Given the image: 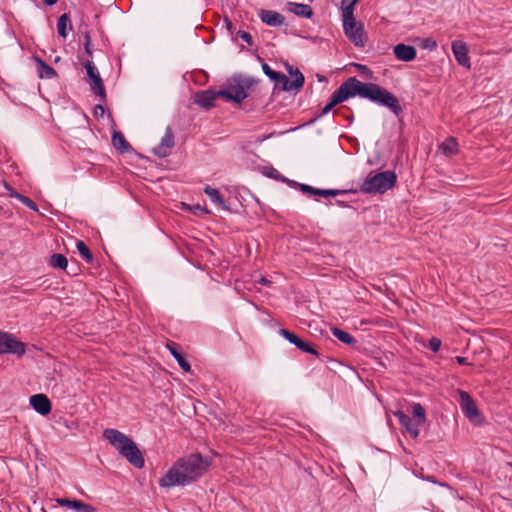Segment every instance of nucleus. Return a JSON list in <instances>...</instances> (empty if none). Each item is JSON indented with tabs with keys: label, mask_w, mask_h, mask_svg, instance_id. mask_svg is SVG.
I'll return each mask as SVG.
<instances>
[{
	"label": "nucleus",
	"mask_w": 512,
	"mask_h": 512,
	"mask_svg": "<svg viewBox=\"0 0 512 512\" xmlns=\"http://www.w3.org/2000/svg\"><path fill=\"white\" fill-rule=\"evenodd\" d=\"M73 28L70 16L67 13L62 14L57 20V31L60 37L66 39L68 32Z\"/></svg>",
	"instance_id": "22"
},
{
	"label": "nucleus",
	"mask_w": 512,
	"mask_h": 512,
	"mask_svg": "<svg viewBox=\"0 0 512 512\" xmlns=\"http://www.w3.org/2000/svg\"><path fill=\"white\" fill-rule=\"evenodd\" d=\"M56 502L62 507L74 509L77 506L76 503H78V500L77 499L71 500V499H67V498H58V499H56Z\"/></svg>",
	"instance_id": "35"
},
{
	"label": "nucleus",
	"mask_w": 512,
	"mask_h": 512,
	"mask_svg": "<svg viewBox=\"0 0 512 512\" xmlns=\"http://www.w3.org/2000/svg\"><path fill=\"white\" fill-rule=\"evenodd\" d=\"M346 193V191L344 190H336V189H319V191L317 192V196H322V197H335V196H338L340 194H344Z\"/></svg>",
	"instance_id": "34"
},
{
	"label": "nucleus",
	"mask_w": 512,
	"mask_h": 512,
	"mask_svg": "<svg viewBox=\"0 0 512 512\" xmlns=\"http://www.w3.org/2000/svg\"><path fill=\"white\" fill-rule=\"evenodd\" d=\"M112 144L115 149L121 153H129L133 150L132 146L126 141L124 135L120 131H114L112 135Z\"/></svg>",
	"instance_id": "21"
},
{
	"label": "nucleus",
	"mask_w": 512,
	"mask_h": 512,
	"mask_svg": "<svg viewBox=\"0 0 512 512\" xmlns=\"http://www.w3.org/2000/svg\"><path fill=\"white\" fill-rule=\"evenodd\" d=\"M288 9L290 12L294 13L297 16H301L304 18H311L313 16L312 8L307 4H299V3H288Z\"/></svg>",
	"instance_id": "23"
},
{
	"label": "nucleus",
	"mask_w": 512,
	"mask_h": 512,
	"mask_svg": "<svg viewBox=\"0 0 512 512\" xmlns=\"http://www.w3.org/2000/svg\"><path fill=\"white\" fill-rule=\"evenodd\" d=\"M84 49L88 57H93V51L91 48V43H84Z\"/></svg>",
	"instance_id": "42"
},
{
	"label": "nucleus",
	"mask_w": 512,
	"mask_h": 512,
	"mask_svg": "<svg viewBox=\"0 0 512 512\" xmlns=\"http://www.w3.org/2000/svg\"><path fill=\"white\" fill-rule=\"evenodd\" d=\"M340 101H338L337 97L332 93L329 102L326 104V106L322 109L321 113L316 116L315 119L320 118L326 114H328L336 105H338Z\"/></svg>",
	"instance_id": "31"
},
{
	"label": "nucleus",
	"mask_w": 512,
	"mask_h": 512,
	"mask_svg": "<svg viewBox=\"0 0 512 512\" xmlns=\"http://www.w3.org/2000/svg\"><path fill=\"white\" fill-rule=\"evenodd\" d=\"M25 344L15 335L0 330V355L12 354L21 357L25 354Z\"/></svg>",
	"instance_id": "10"
},
{
	"label": "nucleus",
	"mask_w": 512,
	"mask_h": 512,
	"mask_svg": "<svg viewBox=\"0 0 512 512\" xmlns=\"http://www.w3.org/2000/svg\"><path fill=\"white\" fill-rule=\"evenodd\" d=\"M10 196L19 200L22 204H24L31 210L36 211V212L38 211V207H37L36 203L29 197L22 195L15 190H11Z\"/></svg>",
	"instance_id": "27"
},
{
	"label": "nucleus",
	"mask_w": 512,
	"mask_h": 512,
	"mask_svg": "<svg viewBox=\"0 0 512 512\" xmlns=\"http://www.w3.org/2000/svg\"><path fill=\"white\" fill-rule=\"evenodd\" d=\"M87 73V83L92 93L100 98L101 102L106 101V92L103 80L98 72L97 67L91 60H87L83 64Z\"/></svg>",
	"instance_id": "9"
},
{
	"label": "nucleus",
	"mask_w": 512,
	"mask_h": 512,
	"mask_svg": "<svg viewBox=\"0 0 512 512\" xmlns=\"http://www.w3.org/2000/svg\"><path fill=\"white\" fill-rule=\"evenodd\" d=\"M257 80L253 77L238 75L227 80L226 88L219 90L221 97L228 101L240 104L248 97V91L256 84Z\"/></svg>",
	"instance_id": "4"
},
{
	"label": "nucleus",
	"mask_w": 512,
	"mask_h": 512,
	"mask_svg": "<svg viewBox=\"0 0 512 512\" xmlns=\"http://www.w3.org/2000/svg\"><path fill=\"white\" fill-rule=\"evenodd\" d=\"M258 15L263 23L273 27L281 26L285 21V18L282 14L273 10L262 9Z\"/></svg>",
	"instance_id": "15"
},
{
	"label": "nucleus",
	"mask_w": 512,
	"mask_h": 512,
	"mask_svg": "<svg viewBox=\"0 0 512 512\" xmlns=\"http://www.w3.org/2000/svg\"><path fill=\"white\" fill-rule=\"evenodd\" d=\"M262 70H263L264 74L270 80H274V78L276 77V75L278 73L277 71H274L273 69H271V67L265 62L262 63Z\"/></svg>",
	"instance_id": "37"
},
{
	"label": "nucleus",
	"mask_w": 512,
	"mask_h": 512,
	"mask_svg": "<svg viewBox=\"0 0 512 512\" xmlns=\"http://www.w3.org/2000/svg\"><path fill=\"white\" fill-rule=\"evenodd\" d=\"M333 94L340 103L349 98L359 96L389 108L396 116L400 115L403 111L398 98L394 94L380 87L378 84L364 83L356 77H350L345 80Z\"/></svg>",
	"instance_id": "1"
},
{
	"label": "nucleus",
	"mask_w": 512,
	"mask_h": 512,
	"mask_svg": "<svg viewBox=\"0 0 512 512\" xmlns=\"http://www.w3.org/2000/svg\"><path fill=\"white\" fill-rule=\"evenodd\" d=\"M397 176L394 171H371L360 186V190L367 194L385 193L396 184Z\"/></svg>",
	"instance_id": "5"
},
{
	"label": "nucleus",
	"mask_w": 512,
	"mask_h": 512,
	"mask_svg": "<svg viewBox=\"0 0 512 512\" xmlns=\"http://www.w3.org/2000/svg\"><path fill=\"white\" fill-rule=\"evenodd\" d=\"M260 283L267 285L269 281L266 278H261Z\"/></svg>",
	"instance_id": "49"
},
{
	"label": "nucleus",
	"mask_w": 512,
	"mask_h": 512,
	"mask_svg": "<svg viewBox=\"0 0 512 512\" xmlns=\"http://www.w3.org/2000/svg\"><path fill=\"white\" fill-rule=\"evenodd\" d=\"M212 459L200 453L179 458L167 473L159 479V486L170 488L186 486L200 479L209 469Z\"/></svg>",
	"instance_id": "2"
},
{
	"label": "nucleus",
	"mask_w": 512,
	"mask_h": 512,
	"mask_svg": "<svg viewBox=\"0 0 512 512\" xmlns=\"http://www.w3.org/2000/svg\"><path fill=\"white\" fill-rule=\"evenodd\" d=\"M428 347L433 351V352H438L440 347H441V340L439 338H436V337H432L430 340H429V344H428Z\"/></svg>",
	"instance_id": "39"
},
{
	"label": "nucleus",
	"mask_w": 512,
	"mask_h": 512,
	"mask_svg": "<svg viewBox=\"0 0 512 512\" xmlns=\"http://www.w3.org/2000/svg\"><path fill=\"white\" fill-rule=\"evenodd\" d=\"M289 185L292 187H298L300 191L306 194L317 195V192L319 191V188L312 187L308 184L297 183L293 180H290Z\"/></svg>",
	"instance_id": "30"
},
{
	"label": "nucleus",
	"mask_w": 512,
	"mask_h": 512,
	"mask_svg": "<svg viewBox=\"0 0 512 512\" xmlns=\"http://www.w3.org/2000/svg\"><path fill=\"white\" fill-rule=\"evenodd\" d=\"M416 54H417V52H416L415 47H413L411 45H406V44L400 43L394 47V55L396 56L397 59L404 61V62H409V61L414 60L416 57Z\"/></svg>",
	"instance_id": "16"
},
{
	"label": "nucleus",
	"mask_w": 512,
	"mask_h": 512,
	"mask_svg": "<svg viewBox=\"0 0 512 512\" xmlns=\"http://www.w3.org/2000/svg\"><path fill=\"white\" fill-rule=\"evenodd\" d=\"M49 264L53 268L64 270L67 268L68 261L63 254L56 253L51 255Z\"/></svg>",
	"instance_id": "26"
},
{
	"label": "nucleus",
	"mask_w": 512,
	"mask_h": 512,
	"mask_svg": "<svg viewBox=\"0 0 512 512\" xmlns=\"http://www.w3.org/2000/svg\"><path fill=\"white\" fill-rule=\"evenodd\" d=\"M439 150L446 156H452L458 153V143L455 138L449 137L440 146Z\"/></svg>",
	"instance_id": "24"
},
{
	"label": "nucleus",
	"mask_w": 512,
	"mask_h": 512,
	"mask_svg": "<svg viewBox=\"0 0 512 512\" xmlns=\"http://www.w3.org/2000/svg\"><path fill=\"white\" fill-rule=\"evenodd\" d=\"M84 43H91V40H90V35L88 32L85 33V36H84Z\"/></svg>",
	"instance_id": "46"
},
{
	"label": "nucleus",
	"mask_w": 512,
	"mask_h": 512,
	"mask_svg": "<svg viewBox=\"0 0 512 512\" xmlns=\"http://www.w3.org/2000/svg\"><path fill=\"white\" fill-rule=\"evenodd\" d=\"M76 508H74V510H76L77 512H95V508L89 504H86L84 502H82L81 500H78V503H76Z\"/></svg>",
	"instance_id": "36"
},
{
	"label": "nucleus",
	"mask_w": 512,
	"mask_h": 512,
	"mask_svg": "<svg viewBox=\"0 0 512 512\" xmlns=\"http://www.w3.org/2000/svg\"><path fill=\"white\" fill-rule=\"evenodd\" d=\"M288 73L293 76L294 79L290 81L284 73L278 72L274 80H272L275 83V87H280L283 91H299L305 82L304 75L299 69H294L292 66L288 67Z\"/></svg>",
	"instance_id": "8"
},
{
	"label": "nucleus",
	"mask_w": 512,
	"mask_h": 512,
	"mask_svg": "<svg viewBox=\"0 0 512 512\" xmlns=\"http://www.w3.org/2000/svg\"><path fill=\"white\" fill-rule=\"evenodd\" d=\"M299 350L305 352V353H309V354H313L315 355L316 357L320 358V354L318 353V351L314 348V346L309 343V342H305L303 341L301 338L299 339V341L296 343L295 345Z\"/></svg>",
	"instance_id": "29"
},
{
	"label": "nucleus",
	"mask_w": 512,
	"mask_h": 512,
	"mask_svg": "<svg viewBox=\"0 0 512 512\" xmlns=\"http://www.w3.org/2000/svg\"><path fill=\"white\" fill-rule=\"evenodd\" d=\"M331 331L334 337L347 345H354L356 343V339L346 331H343L337 327H332Z\"/></svg>",
	"instance_id": "25"
},
{
	"label": "nucleus",
	"mask_w": 512,
	"mask_h": 512,
	"mask_svg": "<svg viewBox=\"0 0 512 512\" xmlns=\"http://www.w3.org/2000/svg\"><path fill=\"white\" fill-rule=\"evenodd\" d=\"M267 177L269 178H272V179H275V180H279L281 182H285V183H290V180L287 179L286 177H284L283 175H281L279 173V171L273 167H270L267 169V171L264 173Z\"/></svg>",
	"instance_id": "32"
},
{
	"label": "nucleus",
	"mask_w": 512,
	"mask_h": 512,
	"mask_svg": "<svg viewBox=\"0 0 512 512\" xmlns=\"http://www.w3.org/2000/svg\"><path fill=\"white\" fill-rule=\"evenodd\" d=\"M356 66L361 71H368V68L365 65L357 64Z\"/></svg>",
	"instance_id": "47"
},
{
	"label": "nucleus",
	"mask_w": 512,
	"mask_h": 512,
	"mask_svg": "<svg viewBox=\"0 0 512 512\" xmlns=\"http://www.w3.org/2000/svg\"><path fill=\"white\" fill-rule=\"evenodd\" d=\"M94 111L96 115L102 116L104 114V107L102 106V104H98L95 106Z\"/></svg>",
	"instance_id": "44"
},
{
	"label": "nucleus",
	"mask_w": 512,
	"mask_h": 512,
	"mask_svg": "<svg viewBox=\"0 0 512 512\" xmlns=\"http://www.w3.org/2000/svg\"><path fill=\"white\" fill-rule=\"evenodd\" d=\"M224 23H225V26H226L227 30L232 33V29H233L232 21L228 17H225L224 18Z\"/></svg>",
	"instance_id": "43"
},
{
	"label": "nucleus",
	"mask_w": 512,
	"mask_h": 512,
	"mask_svg": "<svg viewBox=\"0 0 512 512\" xmlns=\"http://www.w3.org/2000/svg\"><path fill=\"white\" fill-rule=\"evenodd\" d=\"M422 47L423 48H428L430 50H433L437 47V43L435 40H432L430 38H426L423 40V43H422Z\"/></svg>",
	"instance_id": "40"
},
{
	"label": "nucleus",
	"mask_w": 512,
	"mask_h": 512,
	"mask_svg": "<svg viewBox=\"0 0 512 512\" xmlns=\"http://www.w3.org/2000/svg\"><path fill=\"white\" fill-rule=\"evenodd\" d=\"M336 203L341 206V207H346L347 205L345 204V202L341 201V200H337Z\"/></svg>",
	"instance_id": "48"
},
{
	"label": "nucleus",
	"mask_w": 512,
	"mask_h": 512,
	"mask_svg": "<svg viewBox=\"0 0 512 512\" xmlns=\"http://www.w3.org/2000/svg\"><path fill=\"white\" fill-rule=\"evenodd\" d=\"M413 418L405 414L403 411L398 410L394 412L399 423L406 429L412 438L416 439L419 436V426L426 421V413L420 403H414L412 408Z\"/></svg>",
	"instance_id": "7"
},
{
	"label": "nucleus",
	"mask_w": 512,
	"mask_h": 512,
	"mask_svg": "<svg viewBox=\"0 0 512 512\" xmlns=\"http://www.w3.org/2000/svg\"><path fill=\"white\" fill-rule=\"evenodd\" d=\"M218 97H221L219 91L205 90L196 94L195 102L199 106L209 109L214 106V102Z\"/></svg>",
	"instance_id": "17"
},
{
	"label": "nucleus",
	"mask_w": 512,
	"mask_h": 512,
	"mask_svg": "<svg viewBox=\"0 0 512 512\" xmlns=\"http://www.w3.org/2000/svg\"><path fill=\"white\" fill-rule=\"evenodd\" d=\"M451 48L458 64L463 67L470 68L471 64L466 43L460 40H455L452 42Z\"/></svg>",
	"instance_id": "13"
},
{
	"label": "nucleus",
	"mask_w": 512,
	"mask_h": 512,
	"mask_svg": "<svg viewBox=\"0 0 512 512\" xmlns=\"http://www.w3.org/2000/svg\"><path fill=\"white\" fill-rule=\"evenodd\" d=\"M103 436L130 464L138 469L144 467L145 460L143 454L131 438L113 428L105 429Z\"/></svg>",
	"instance_id": "3"
},
{
	"label": "nucleus",
	"mask_w": 512,
	"mask_h": 512,
	"mask_svg": "<svg viewBox=\"0 0 512 512\" xmlns=\"http://www.w3.org/2000/svg\"><path fill=\"white\" fill-rule=\"evenodd\" d=\"M455 360L460 365H470V363L468 362V359L466 357L457 356V357H455Z\"/></svg>",
	"instance_id": "41"
},
{
	"label": "nucleus",
	"mask_w": 512,
	"mask_h": 512,
	"mask_svg": "<svg viewBox=\"0 0 512 512\" xmlns=\"http://www.w3.org/2000/svg\"><path fill=\"white\" fill-rule=\"evenodd\" d=\"M204 193L209 197L211 202H213L215 205H217L218 207H220L223 210L230 211V207L228 205H226V202L224 201L222 195L220 194V192L217 189L212 188L211 186L207 185L204 188Z\"/></svg>",
	"instance_id": "19"
},
{
	"label": "nucleus",
	"mask_w": 512,
	"mask_h": 512,
	"mask_svg": "<svg viewBox=\"0 0 512 512\" xmlns=\"http://www.w3.org/2000/svg\"><path fill=\"white\" fill-rule=\"evenodd\" d=\"M237 35L243 40L245 41L248 45H253V38H252V35L247 32V31H244V30H239L237 32Z\"/></svg>",
	"instance_id": "38"
},
{
	"label": "nucleus",
	"mask_w": 512,
	"mask_h": 512,
	"mask_svg": "<svg viewBox=\"0 0 512 512\" xmlns=\"http://www.w3.org/2000/svg\"><path fill=\"white\" fill-rule=\"evenodd\" d=\"M167 348L169 349L171 355L175 358L178 365L185 371L190 372L191 371V365L188 361L183 357L182 353L178 350L177 344L175 342H169L167 343Z\"/></svg>",
	"instance_id": "20"
},
{
	"label": "nucleus",
	"mask_w": 512,
	"mask_h": 512,
	"mask_svg": "<svg viewBox=\"0 0 512 512\" xmlns=\"http://www.w3.org/2000/svg\"><path fill=\"white\" fill-rule=\"evenodd\" d=\"M358 0H353L343 9V29L347 38L355 45L362 47L366 42L363 24L356 22L354 7Z\"/></svg>",
	"instance_id": "6"
},
{
	"label": "nucleus",
	"mask_w": 512,
	"mask_h": 512,
	"mask_svg": "<svg viewBox=\"0 0 512 512\" xmlns=\"http://www.w3.org/2000/svg\"><path fill=\"white\" fill-rule=\"evenodd\" d=\"M37 64L38 77L41 79H52L57 76V72L53 67L46 64L41 58L35 57Z\"/></svg>",
	"instance_id": "18"
},
{
	"label": "nucleus",
	"mask_w": 512,
	"mask_h": 512,
	"mask_svg": "<svg viewBox=\"0 0 512 512\" xmlns=\"http://www.w3.org/2000/svg\"><path fill=\"white\" fill-rule=\"evenodd\" d=\"M174 145L175 142L173 132L170 127H167L160 144L153 149V154L159 158H165L170 154V151Z\"/></svg>",
	"instance_id": "12"
},
{
	"label": "nucleus",
	"mask_w": 512,
	"mask_h": 512,
	"mask_svg": "<svg viewBox=\"0 0 512 512\" xmlns=\"http://www.w3.org/2000/svg\"><path fill=\"white\" fill-rule=\"evenodd\" d=\"M428 480L432 481V482H436L435 480H433V477H428Z\"/></svg>",
	"instance_id": "50"
},
{
	"label": "nucleus",
	"mask_w": 512,
	"mask_h": 512,
	"mask_svg": "<svg viewBox=\"0 0 512 512\" xmlns=\"http://www.w3.org/2000/svg\"><path fill=\"white\" fill-rule=\"evenodd\" d=\"M459 404L463 414L470 422L475 424H479L481 422V415L477 405L468 392L459 390Z\"/></svg>",
	"instance_id": "11"
},
{
	"label": "nucleus",
	"mask_w": 512,
	"mask_h": 512,
	"mask_svg": "<svg viewBox=\"0 0 512 512\" xmlns=\"http://www.w3.org/2000/svg\"><path fill=\"white\" fill-rule=\"evenodd\" d=\"M30 405L41 415H47L51 412L52 405L45 394H35L30 397Z\"/></svg>",
	"instance_id": "14"
},
{
	"label": "nucleus",
	"mask_w": 512,
	"mask_h": 512,
	"mask_svg": "<svg viewBox=\"0 0 512 512\" xmlns=\"http://www.w3.org/2000/svg\"><path fill=\"white\" fill-rule=\"evenodd\" d=\"M279 334L284 337L289 343L296 345L299 341L300 337H298L295 333L289 331L288 329L281 328L279 330Z\"/></svg>",
	"instance_id": "33"
},
{
	"label": "nucleus",
	"mask_w": 512,
	"mask_h": 512,
	"mask_svg": "<svg viewBox=\"0 0 512 512\" xmlns=\"http://www.w3.org/2000/svg\"><path fill=\"white\" fill-rule=\"evenodd\" d=\"M76 247H77L79 254L83 257V259L87 263L93 262V259H94L93 254L90 251V249L88 248V246L83 241H77Z\"/></svg>",
	"instance_id": "28"
},
{
	"label": "nucleus",
	"mask_w": 512,
	"mask_h": 512,
	"mask_svg": "<svg viewBox=\"0 0 512 512\" xmlns=\"http://www.w3.org/2000/svg\"><path fill=\"white\" fill-rule=\"evenodd\" d=\"M43 1L47 6H53L58 2V0H43Z\"/></svg>",
	"instance_id": "45"
}]
</instances>
